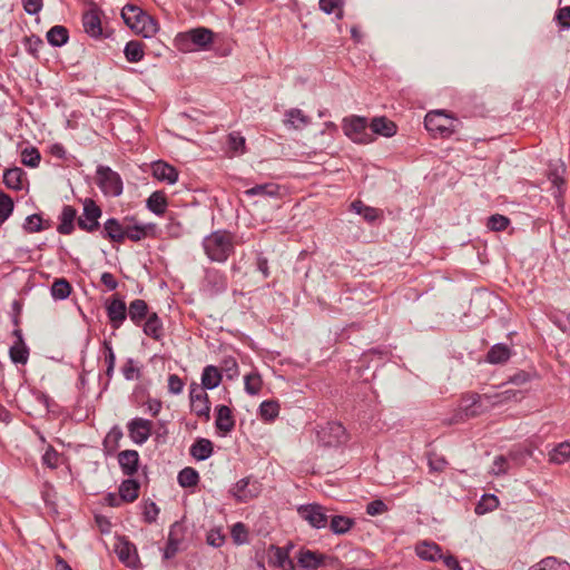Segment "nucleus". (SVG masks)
Returning <instances> with one entry per match:
<instances>
[{
    "mask_svg": "<svg viewBox=\"0 0 570 570\" xmlns=\"http://www.w3.org/2000/svg\"><path fill=\"white\" fill-rule=\"evenodd\" d=\"M203 248L209 261L225 263L235 252L234 234L218 229L203 239Z\"/></svg>",
    "mask_w": 570,
    "mask_h": 570,
    "instance_id": "f257e3e1",
    "label": "nucleus"
},
{
    "mask_svg": "<svg viewBox=\"0 0 570 570\" xmlns=\"http://www.w3.org/2000/svg\"><path fill=\"white\" fill-rule=\"evenodd\" d=\"M459 119L445 110L429 111L424 118V126L433 137L450 138L458 131Z\"/></svg>",
    "mask_w": 570,
    "mask_h": 570,
    "instance_id": "f03ea898",
    "label": "nucleus"
},
{
    "mask_svg": "<svg viewBox=\"0 0 570 570\" xmlns=\"http://www.w3.org/2000/svg\"><path fill=\"white\" fill-rule=\"evenodd\" d=\"M342 129L346 137L356 144H371L374 141L367 119L362 116H348L342 121Z\"/></svg>",
    "mask_w": 570,
    "mask_h": 570,
    "instance_id": "7ed1b4c3",
    "label": "nucleus"
},
{
    "mask_svg": "<svg viewBox=\"0 0 570 570\" xmlns=\"http://www.w3.org/2000/svg\"><path fill=\"white\" fill-rule=\"evenodd\" d=\"M214 33L205 27L194 28L176 37L177 47L181 51H194L207 48L213 42Z\"/></svg>",
    "mask_w": 570,
    "mask_h": 570,
    "instance_id": "20e7f679",
    "label": "nucleus"
},
{
    "mask_svg": "<svg viewBox=\"0 0 570 570\" xmlns=\"http://www.w3.org/2000/svg\"><path fill=\"white\" fill-rule=\"evenodd\" d=\"M96 184L105 196L118 197L122 193L120 175L108 166L99 165L97 167Z\"/></svg>",
    "mask_w": 570,
    "mask_h": 570,
    "instance_id": "39448f33",
    "label": "nucleus"
},
{
    "mask_svg": "<svg viewBox=\"0 0 570 570\" xmlns=\"http://www.w3.org/2000/svg\"><path fill=\"white\" fill-rule=\"evenodd\" d=\"M132 11L135 13V22L130 26V29L136 33L141 35L144 38H150L158 31L157 21L146 13L141 8L136 4L128 3L124 7V16Z\"/></svg>",
    "mask_w": 570,
    "mask_h": 570,
    "instance_id": "423d86ee",
    "label": "nucleus"
},
{
    "mask_svg": "<svg viewBox=\"0 0 570 570\" xmlns=\"http://www.w3.org/2000/svg\"><path fill=\"white\" fill-rule=\"evenodd\" d=\"M317 438L324 446L336 448L345 444L348 441L350 435L342 423L328 422L317 432Z\"/></svg>",
    "mask_w": 570,
    "mask_h": 570,
    "instance_id": "0eeeda50",
    "label": "nucleus"
},
{
    "mask_svg": "<svg viewBox=\"0 0 570 570\" xmlns=\"http://www.w3.org/2000/svg\"><path fill=\"white\" fill-rule=\"evenodd\" d=\"M101 215L102 209L96 202L91 198H86L83 200L82 215L78 217L77 225L83 232L95 233L100 228L99 218Z\"/></svg>",
    "mask_w": 570,
    "mask_h": 570,
    "instance_id": "6e6552de",
    "label": "nucleus"
},
{
    "mask_svg": "<svg viewBox=\"0 0 570 570\" xmlns=\"http://www.w3.org/2000/svg\"><path fill=\"white\" fill-rule=\"evenodd\" d=\"M327 509L318 503L303 504L297 508L299 517L307 521L312 528L323 529L328 524Z\"/></svg>",
    "mask_w": 570,
    "mask_h": 570,
    "instance_id": "1a4fd4ad",
    "label": "nucleus"
},
{
    "mask_svg": "<svg viewBox=\"0 0 570 570\" xmlns=\"http://www.w3.org/2000/svg\"><path fill=\"white\" fill-rule=\"evenodd\" d=\"M191 411L205 421L210 419V401L205 390L197 383L190 384L189 390Z\"/></svg>",
    "mask_w": 570,
    "mask_h": 570,
    "instance_id": "9d476101",
    "label": "nucleus"
},
{
    "mask_svg": "<svg viewBox=\"0 0 570 570\" xmlns=\"http://www.w3.org/2000/svg\"><path fill=\"white\" fill-rule=\"evenodd\" d=\"M125 301L115 294L106 302V313L114 330H118L126 321L128 313Z\"/></svg>",
    "mask_w": 570,
    "mask_h": 570,
    "instance_id": "9b49d317",
    "label": "nucleus"
},
{
    "mask_svg": "<svg viewBox=\"0 0 570 570\" xmlns=\"http://www.w3.org/2000/svg\"><path fill=\"white\" fill-rule=\"evenodd\" d=\"M115 552L118 559L128 568L138 569L140 560L136 546L130 542L126 537H120L115 547Z\"/></svg>",
    "mask_w": 570,
    "mask_h": 570,
    "instance_id": "f8f14e48",
    "label": "nucleus"
},
{
    "mask_svg": "<svg viewBox=\"0 0 570 570\" xmlns=\"http://www.w3.org/2000/svg\"><path fill=\"white\" fill-rule=\"evenodd\" d=\"M127 429L131 441L141 445L151 435L153 422L142 417H134L127 423Z\"/></svg>",
    "mask_w": 570,
    "mask_h": 570,
    "instance_id": "ddd939ff",
    "label": "nucleus"
},
{
    "mask_svg": "<svg viewBox=\"0 0 570 570\" xmlns=\"http://www.w3.org/2000/svg\"><path fill=\"white\" fill-rule=\"evenodd\" d=\"M230 493L239 502H247L255 498L259 493V485L257 481H253L250 478H244L237 481L230 489Z\"/></svg>",
    "mask_w": 570,
    "mask_h": 570,
    "instance_id": "4468645a",
    "label": "nucleus"
},
{
    "mask_svg": "<svg viewBox=\"0 0 570 570\" xmlns=\"http://www.w3.org/2000/svg\"><path fill=\"white\" fill-rule=\"evenodd\" d=\"M100 13L99 8L94 6L82 14L83 30L91 38L98 39L104 36Z\"/></svg>",
    "mask_w": 570,
    "mask_h": 570,
    "instance_id": "2eb2a0df",
    "label": "nucleus"
},
{
    "mask_svg": "<svg viewBox=\"0 0 570 570\" xmlns=\"http://www.w3.org/2000/svg\"><path fill=\"white\" fill-rule=\"evenodd\" d=\"M328 556L308 549H301L297 554L298 564L306 570H316L326 564Z\"/></svg>",
    "mask_w": 570,
    "mask_h": 570,
    "instance_id": "dca6fc26",
    "label": "nucleus"
},
{
    "mask_svg": "<svg viewBox=\"0 0 570 570\" xmlns=\"http://www.w3.org/2000/svg\"><path fill=\"white\" fill-rule=\"evenodd\" d=\"M184 527L179 522H175L169 530L167 544L164 549V559H173L180 550V543L184 538Z\"/></svg>",
    "mask_w": 570,
    "mask_h": 570,
    "instance_id": "f3484780",
    "label": "nucleus"
},
{
    "mask_svg": "<svg viewBox=\"0 0 570 570\" xmlns=\"http://www.w3.org/2000/svg\"><path fill=\"white\" fill-rule=\"evenodd\" d=\"M126 225L117 218H108L101 230V237L111 243L122 244L125 242Z\"/></svg>",
    "mask_w": 570,
    "mask_h": 570,
    "instance_id": "a211bd4d",
    "label": "nucleus"
},
{
    "mask_svg": "<svg viewBox=\"0 0 570 570\" xmlns=\"http://www.w3.org/2000/svg\"><path fill=\"white\" fill-rule=\"evenodd\" d=\"M204 289L210 295L223 293L227 288L226 277L216 269H207L204 277Z\"/></svg>",
    "mask_w": 570,
    "mask_h": 570,
    "instance_id": "6ab92c4d",
    "label": "nucleus"
},
{
    "mask_svg": "<svg viewBox=\"0 0 570 570\" xmlns=\"http://www.w3.org/2000/svg\"><path fill=\"white\" fill-rule=\"evenodd\" d=\"M370 130L375 135H380L386 138L393 137L397 132V126L394 121L385 116L374 117L370 122Z\"/></svg>",
    "mask_w": 570,
    "mask_h": 570,
    "instance_id": "aec40b11",
    "label": "nucleus"
},
{
    "mask_svg": "<svg viewBox=\"0 0 570 570\" xmlns=\"http://www.w3.org/2000/svg\"><path fill=\"white\" fill-rule=\"evenodd\" d=\"M155 230H156V224H154V223L127 224L126 232H125V239L128 238L129 240L137 243V242H140L141 239L146 238L147 236H154Z\"/></svg>",
    "mask_w": 570,
    "mask_h": 570,
    "instance_id": "412c9836",
    "label": "nucleus"
},
{
    "mask_svg": "<svg viewBox=\"0 0 570 570\" xmlns=\"http://www.w3.org/2000/svg\"><path fill=\"white\" fill-rule=\"evenodd\" d=\"M215 426L223 434L230 433L235 428V419L230 407L227 405H217Z\"/></svg>",
    "mask_w": 570,
    "mask_h": 570,
    "instance_id": "4be33fe9",
    "label": "nucleus"
},
{
    "mask_svg": "<svg viewBox=\"0 0 570 570\" xmlns=\"http://www.w3.org/2000/svg\"><path fill=\"white\" fill-rule=\"evenodd\" d=\"M118 462L122 473L132 476L138 470L139 454L136 450H125L119 452Z\"/></svg>",
    "mask_w": 570,
    "mask_h": 570,
    "instance_id": "5701e85b",
    "label": "nucleus"
},
{
    "mask_svg": "<svg viewBox=\"0 0 570 570\" xmlns=\"http://www.w3.org/2000/svg\"><path fill=\"white\" fill-rule=\"evenodd\" d=\"M77 218V209L70 205H65L62 207L61 214L59 216V225L57 226V232L61 235H70L75 230V220Z\"/></svg>",
    "mask_w": 570,
    "mask_h": 570,
    "instance_id": "b1692460",
    "label": "nucleus"
},
{
    "mask_svg": "<svg viewBox=\"0 0 570 570\" xmlns=\"http://www.w3.org/2000/svg\"><path fill=\"white\" fill-rule=\"evenodd\" d=\"M127 311L130 321L137 326L142 325V322L151 314L149 313L148 304L140 298L130 302Z\"/></svg>",
    "mask_w": 570,
    "mask_h": 570,
    "instance_id": "393cba45",
    "label": "nucleus"
},
{
    "mask_svg": "<svg viewBox=\"0 0 570 570\" xmlns=\"http://www.w3.org/2000/svg\"><path fill=\"white\" fill-rule=\"evenodd\" d=\"M153 175L156 179L168 184H175L178 179L177 169L163 160L154 163Z\"/></svg>",
    "mask_w": 570,
    "mask_h": 570,
    "instance_id": "a878e982",
    "label": "nucleus"
},
{
    "mask_svg": "<svg viewBox=\"0 0 570 570\" xmlns=\"http://www.w3.org/2000/svg\"><path fill=\"white\" fill-rule=\"evenodd\" d=\"M351 210L361 215L365 222L373 224L383 218V212L379 208L365 205L362 200H354L351 204Z\"/></svg>",
    "mask_w": 570,
    "mask_h": 570,
    "instance_id": "bb28decb",
    "label": "nucleus"
},
{
    "mask_svg": "<svg viewBox=\"0 0 570 570\" xmlns=\"http://www.w3.org/2000/svg\"><path fill=\"white\" fill-rule=\"evenodd\" d=\"M213 452V442L205 438L196 439L189 449L190 455L198 461L207 460L209 456H212Z\"/></svg>",
    "mask_w": 570,
    "mask_h": 570,
    "instance_id": "cd10ccee",
    "label": "nucleus"
},
{
    "mask_svg": "<svg viewBox=\"0 0 570 570\" xmlns=\"http://www.w3.org/2000/svg\"><path fill=\"white\" fill-rule=\"evenodd\" d=\"M415 550L416 554L423 560L438 561L441 560V558H443L442 549L435 542H420L416 546Z\"/></svg>",
    "mask_w": 570,
    "mask_h": 570,
    "instance_id": "c85d7f7f",
    "label": "nucleus"
},
{
    "mask_svg": "<svg viewBox=\"0 0 570 570\" xmlns=\"http://www.w3.org/2000/svg\"><path fill=\"white\" fill-rule=\"evenodd\" d=\"M142 325L144 333L147 336L156 341H159L163 337V322L156 312H151V314L146 318V321L142 322Z\"/></svg>",
    "mask_w": 570,
    "mask_h": 570,
    "instance_id": "c756f323",
    "label": "nucleus"
},
{
    "mask_svg": "<svg viewBox=\"0 0 570 570\" xmlns=\"http://www.w3.org/2000/svg\"><path fill=\"white\" fill-rule=\"evenodd\" d=\"M244 194L248 197L263 196L278 198L281 196V186L275 183L255 185L254 187L245 190Z\"/></svg>",
    "mask_w": 570,
    "mask_h": 570,
    "instance_id": "7c9ffc66",
    "label": "nucleus"
},
{
    "mask_svg": "<svg viewBox=\"0 0 570 570\" xmlns=\"http://www.w3.org/2000/svg\"><path fill=\"white\" fill-rule=\"evenodd\" d=\"M511 357V350L507 344H494L487 353L485 360L490 364H503Z\"/></svg>",
    "mask_w": 570,
    "mask_h": 570,
    "instance_id": "2f4dec72",
    "label": "nucleus"
},
{
    "mask_svg": "<svg viewBox=\"0 0 570 570\" xmlns=\"http://www.w3.org/2000/svg\"><path fill=\"white\" fill-rule=\"evenodd\" d=\"M223 380L222 372L214 365H207L202 373V384L204 390H213L217 387Z\"/></svg>",
    "mask_w": 570,
    "mask_h": 570,
    "instance_id": "473e14b6",
    "label": "nucleus"
},
{
    "mask_svg": "<svg viewBox=\"0 0 570 570\" xmlns=\"http://www.w3.org/2000/svg\"><path fill=\"white\" fill-rule=\"evenodd\" d=\"M140 483L132 479H126L119 485V495L124 502H134L139 497Z\"/></svg>",
    "mask_w": 570,
    "mask_h": 570,
    "instance_id": "72a5a7b5",
    "label": "nucleus"
},
{
    "mask_svg": "<svg viewBox=\"0 0 570 570\" xmlns=\"http://www.w3.org/2000/svg\"><path fill=\"white\" fill-rule=\"evenodd\" d=\"M328 522L330 530L338 535L347 533L355 525V520L345 515H332Z\"/></svg>",
    "mask_w": 570,
    "mask_h": 570,
    "instance_id": "f704fd0d",
    "label": "nucleus"
},
{
    "mask_svg": "<svg viewBox=\"0 0 570 570\" xmlns=\"http://www.w3.org/2000/svg\"><path fill=\"white\" fill-rule=\"evenodd\" d=\"M24 175L20 167L8 168L3 173V184L9 189L21 190L23 188L22 178Z\"/></svg>",
    "mask_w": 570,
    "mask_h": 570,
    "instance_id": "c9c22d12",
    "label": "nucleus"
},
{
    "mask_svg": "<svg viewBox=\"0 0 570 570\" xmlns=\"http://www.w3.org/2000/svg\"><path fill=\"white\" fill-rule=\"evenodd\" d=\"M528 570H570V564L557 557H546Z\"/></svg>",
    "mask_w": 570,
    "mask_h": 570,
    "instance_id": "e433bc0d",
    "label": "nucleus"
},
{
    "mask_svg": "<svg viewBox=\"0 0 570 570\" xmlns=\"http://www.w3.org/2000/svg\"><path fill=\"white\" fill-rule=\"evenodd\" d=\"M47 40L52 47H61L68 42L69 31L63 26H53L47 32Z\"/></svg>",
    "mask_w": 570,
    "mask_h": 570,
    "instance_id": "4c0bfd02",
    "label": "nucleus"
},
{
    "mask_svg": "<svg viewBox=\"0 0 570 570\" xmlns=\"http://www.w3.org/2000/svg\"><path fill=\"white\" fill-rule=\"evenodd\" d=\"M570 460V442L563 441L557 444L549 453V461L554 464H563Z\"/></svg>",
    "mask_w": 570,
    "mask_h": 570,
    "instance_id": "58836bf2",
    "label": "nucleus"
},
{
    "mask_svg": "<svg viewBox=\"0 0 570 570\" xmlns=\"http://www.w3.org/2000/svg\"><path fill=\"white\" fill-rule=\"evenodd\" d=\"M147 208L156 214L163 215L166 212L167 198L164 191L156 190L147 199Z\"/></svg>",
    "mask_w": 570,
    "mask_h": 570,
    "instance_id": "ea45409f",
    "label": "nucleus"
},
{
    "mask_svg": "<svg viewBox=\"0 0 570 570\" xmlns=\"http://www.w3.org/2000/svg\"><path fill=\"white\" fill-rule=\"evenodd\" d=\"M482 396L478 393H471L463 397L461 410L466 417H475L480 415L484 409H472L482 401Z\"/></svg>",
    "mask_w": 570,
    "mask_h": 570,
    "instance_id": "a19ab883",
    "label": "nucleus"
},
{
    "mask_svg": "<svg viewBox=\"0 0 570 570\" xmlns=\"http://www.w3.org/2000/svg\"><path fill=\"white\" fill-rule=\"evenodd\" d=\"M124 53L129 62H139L145 56L144 43L138 40H130L127 42Z\"/></svg>",
    "mask_w": 570,
    "mask_h": 570,
    "instance_id": "79ce46f5",
    "label": "nucleus"
},
{
    "mask_svg": "<svg viewBox=\"0 0 570 570\" xmlns=\"http://www.w3.org/2000/svg\"><path fill=\"white\" fill-rule=\"evenodd\" d=\"M22 227L27 233H38V232L49 228L50 222L49 220L43 222L41 215L32 214L26 218Z\"/></svg>",
    "mask_w": 570,
    "mask_h": 570,
    "instance_id": "37998d69",
    "label": "nucleus"
},
{
    "mask_svg": "<svg viewBox=\"0 0 570 570\" xmlns=\"http://www.w3.org/2000/svg\"><path fill=\"white\" fill-rule=\"evenodd\" d=\"M177 481L181 488H193L198 484L199 474L194 468L187 466L178 473Z\"/></svg>",
    "mask_w": 570,
    "mask_h": 570,
    "instance_id": "c03bdc74",
    "label": "nucleus"
},
{
    "mask_svg": "<svg viewBox=\"0 0 570 570\" xmlns=\"http://www.w3.org/2000/svg\"><path fill=\"white\" fill-rule=\"evenodd\" d=\"M72 287L66 278H57L51 285V295L55 299H66L71 294Z\"/></svg>",
    "mask_w": 570,
    "mask_h": 570,
    "instance_id": "a18cd8bd",
    "label": "nucleus"
},
{
    "mask_svg": "<svg viewBox=\"0 0 570 570\" xmlns=\"http://www.w3.org/2000/svg\"><path fill=\"white\" fill-rule=\"evenodd\" d=\"M279 412V404L277 401L267 400L259 405V416L266 422L273 421Z\"/></svg>",
    "mask_w": 570,
    "mask_h": 570,
    "instance_id": "49530a36",
    "label": "nucleus"
},
{
    "mask_svg": "<svg viewBox=\"0 0 570 570\" xmlns=\"http://www.w3.org/2000/svg\"><path fill=\"white\" fill-rule=\"evenodd\" d=\"M289 559L288 551L286 549L272 544L268 549V562L269 564L281 568Z\"/></svg>",
    "mask_w": 570,
    "mask_h": 570,
    "instance_id": "de8ad7c7",
    "label": "nucleus"
},
{
    "mask_svg": "<svg viewBox=\"0 0 570 570\" xmlns=\"http://www.w3.org/2000/svg\"><path fill=\"white\" fill-rule=\"evenodd\" d=\"M566 171V168L563 164L560 165V167L550 168L548 171V179L551 181L553 187L557 188V193L554 194L556 197H560L562 194V186L566 184L563 178V173Z\"/></svg>",
    "mask_w": 570,
    "mask_h": 570,
    "instance_id": "09e8293b",
    "label": "nucleus"
},
{
    "mask_svg": "<svg viewBox=\"0 0 570 570\" xmlns=\"http://www.w3.org/2000/svg\"><path fill=\"white\" fill-rule=\"evenodd\" d=\"M286 122L292 125L294 128H302L309 122V118L303 114L298 108H292L286 111Z\"/></svg>",
    "mask_w": 570,
    "mask_h": 570,
    "instance_id": "8fccbe9b",
    "label": "nucleus"
},
{
    "mask_svg": "<svg viewBox=\"0 0 570 570\" xmlns=\"http://www.w3.org/2000/svg\"><path fill=\"white\" fill-rule=\"evenodd\" d=\"M13 209V199L3 190H0V225L11 216Z\"/></svg>",
    "mask_w": 570,
    "mask_h": 570,
    "instance_id": "3c124183",
    "label": "nucleus"
},
{
    "mask_svg": "<svg viewBox=\"0 0 570 570\" xmlns=\"http://www.w3.org/2000/svg\"><path fill=\"white\" fill-rule=\"evenodd\" d=\"M41 155L36 147H27L21 151V163L30 168L39 166Z\"/></svg>",
    "mask_w": 570,
    "mask_h": 570,
    "instance_id": "603ef678",
    "label": "nucleus"
},
{
    "mask_svg": "<svg viewBox=\"0 0 570 570\" xmlns=\"http://www.w3.org/2000/svg\"><path fill=\"white\" fill-rule=\"evenodd\" d=\"M499 505V500L494 494H484L475 507L476 514H484L493 511Z\"/></svg>",
    "mask_w": 570,
    "mask_h": 570,
    "instance_id": "864d4df0",
    "label": "nucleus"
},
{
    "mask_svg": "<svg viewBox=\"0 0 570 570\" xmlns=\"http://www.w3.org/2000/svg\"><path fill=\"white\" fill-rule=\"evenodd\" d=\"M121 373L127 381L139 380L141 376V368L138 366L137 361L129 357L121 366Z\"/></svg>",
    "mask_w": 570,
    "mask_h": 570,
    "instance_id": "5fc2aeb1",
    "label": "nucleus"
},
{
    "mask_svg": "<svg viewBox=\"0 0 570 570\" xmlns=\"http://www.w3.org/2000/svg\"><path fill=\"white\" fill-rule=\"evenodd\" d=\"M29 347L27 345H11L9 350L10 360L14 364L24 365L29 358Z\"/></svg>",
    "mask_w": 570,
    "mask_h": 570,
    "instance_id": "6e6d98bb",
    "label": "nucleus"
},
{
    "mask_svg": "<svg viewBox=\"0 0 570 570\" xmlns=\"http://www.w3.org/2000/svg\"><path fill=\"white\" fill-rule=\"evenodd\" d=\"M245 391L250 395H256L261 392L263 381L258 373L252 372L244 379Z\"/></svg>",
    "mask_w": 570,
    "mask_h": 570,
    "instance_id": "4d7b16f0",
    "label": "nucleus"
},
{
    "mask_svg": "<svg viewBox=\"0 0 570 570\" xmlns=\"http://www.w3.org/2000/svg\"><path fill=\"white\" fill-rule=\"evenodd\" d=\"M343 0H320V8L327 14L334 13L337 19L343 18Z\"/></svg>",
    "mask_w": 570,
    "mask_h": 570,
    "instance_id": "13d9d810",
    "label": "nucleus"
},
{
    "mask_svg": "<svg viewBox=\"0 0 570 570\" xmlns=\"http://www.w3.org/2000/svg\"><path fill=\"white\" fill-rule=\"evenodd\" d=\"M228 147L235 154H244L245 153V137L240 135L238 131H233L227 137Z\"/></svg>",
    "mask_w": 570,
    "mask_h": 570,
    "instance_id": "bf43d9fd",
    "label": "nucleus"
},
{
    "mask_svg": "<svg viewBox=\"0 0 570 570\" xmlns=\"http://www.w3.org/2000/svg\"><path fill=\"white\" fill-rule=\"evenodd\" d=\"M510 219L507 216L494 214L488 218L487 227L493 232H502L507 229Z\"/></svg>",
    "mask_w": 570,
    "mask_h": 570,
    "instance_id": "052dcab7",
    "label": "nucleus"
},
{
    "mask_svg": "<svg viewBox=\"0 0 570 570\" xmlns=\"http://www.w3.org/2000/svg\"><path fill=\"white\" fill-rule=\"evenodd\" d=\"M232 538L235 543L243 544L248 540V531L246 525L242 522H237L232 528Z\"/></svg>",
    "mask_w": 570,
    "mask_h": 570,
    "instance_id": "680f3d73",
    "label": "nucleus"
},
{
    "mask_svg": "<svg viewBox=\"0 0 570 570\" xmlns=\"http://www.w3.org/2000/svg\"><path fill=\"white\" fill-rule=\"evenodd\" d=\"M122 431L119 426H114L109 433L107 434V436L105 438V441H104V444L105 446H108V444H112L111 449L112 450H116L118 446H119V441L121 440L122 438Z\"/></svg>",
    "mask_w": 570,
    "mask_h": 570,
    "instance_id": "e2e57ef3",
    "label": "nucleus"
},
{
    "mask_svg": "<svg viewBox=\"0 0 570 570\" xmlns=\"http://www.w3.org/2000/svg\"><path fill=\"white\" fill-rule=\"evenodd\" d=\"M554 19L561 29H570V6L558 9Z\"/></svg>",
    "mask_w": 570,
    "mask_h": 570,
    "instance_id": "0e129e2a",
    "label": "nucleus"
},
{
    "mask_svg": "<svg viewBox=\"0 0 570 570\" xmlns=\"http://www.w3.org/2000/svg\"><path fill=\"white\" fill-rule=\"evenodd\" d=\"M207 544L219 548L225 542V535L222 533L220 529H212L206 537Z\"/></svg>",
    "mask_w": 570,
    "mask_h": 570,
    "instance_id": "69168bd1",
    "label": "nucleus"
},
{
    "mask_svg": "<svg viewBox=\"0 0 570 570\" xmlns=\"http://www.w3.org/2000/svg\"><path fill=\"white\" fill-rule=\"evenodd\" d=\"M387 511V505L382 500H373L366 505L368 515H377Z\"/></svg>",
    "mask_w": 570,
    "mask_h": 570,
    "instance_id": "338daca9",
    "label": "nucleus"
},
{
    "mask_svg": "<svg viewBox=\"0 0 570 570\" xmlns=\"http://www.w3.org/2000/svg\"><path fill=\"white\" fill-rule=\"evenodd\" d=\"M184 382L177 374H170L168 377V391L171 394H179L183 392Z\"/></svg>",
    "mask_w": 570,
    "mask_h": 570,
    "instance_id": "774afa93",
    "label": "nucleus"
}]
</instances>
